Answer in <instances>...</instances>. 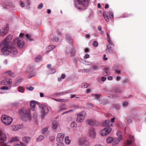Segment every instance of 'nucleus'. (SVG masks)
<instances>
[{"label": "nucleus", "mask_w": 146, "mask_h": 146, "mask_svg": "<svg viewBox=\"0 0 146 146\" xmlns=\"http://www.w3.org/2000/svg\"><path fill=\"white\" fill-rule=\"evenodd\" d=\"M1 50L4 54L7 55L10 54L11 55L16 54L17 53L16 48L14 47L11 46V45L7 46H2Z\"/></svg>", "instance_id": "nucleus-1"}, {"label": "nucleus", "mask_w": 146, "mask_h": 146, "mask_svg": "<svg viewBox=\"0 0 146 146\" xmlns=\"http://www.w3.org/2000/svg\"><path fill=\"white\" fill-rule=\"evenodd\" d=\"M20 114L23 116L24 118H25L26 121L30 120L31 118V115L29 110H25L23 108L19 110Z\"/></svg>", "instance_id": "nucleus-2"}, {"label": "nucleus", "mask_w": 146, "mask_h": 146, "mask_svg": "<svg viewBox=\"0 0 146 146\" xmlns=\"http://www.w3.org/2000/svg\"><path fill=\"white\" fill-rule=\"evenodd\" d=\"M1 119L2 122L6 125H10L13 121L11 117L5 115H2Z\"/></svg>", "instance_id": "nucleus-3"}, {"label": "nucleus", "mask_w": 146, "mask_h": 146, "mask_svg": "<svg viewBox=\"0 0 146 146\" xmlns=\"http://www.w3.org/2000/svg\"><path fill=\"white\" fill-rule=\"evenodd\" d=\"M86 115V113L84 111L79 112L77 115L76 122L78 123H81L83 121Z\"/></svg>", "instance_id": "nucleus-4"}, {"label": "nucleus", "mask_w": 146, "mask_h": 146, "mask_svg": "<svg viewBox=\"0 0 146 146\" xmlns=\"http://www.w3.org/2000/svg\"><path fill=\"white\" fill-rule=\"evenodd\" d=\"M12 38L11 35H9L3 42L2 46H7L8 45H11V44L9 41L11 40Z\"/></svg>", "instance_id": "nucleus-5"}, {"label": "nucleus", "mask_w": 146, "mask_h": 146, "mask_svg": "<svg viewBox=\"0 0 146 146\" xmlns=\"http://www.w3.org/2000/svg\"><path fill=\"white\" fill-rule=\"evenodd\" d=\"M39 107L41 109L42 116V117H44V116L48 112V109L47 107L44 104H41L40 105Z\"/></svg>", "instance_id": "nucleus-6"}, {"label": "nucleus", "mask_w": 146, "mask_h": 146, "mask_svg": "<svg viewBox=\"0 0 146 146\" xmlns=\"http://www.w3.org/2000/svg\"><path fill=\"white\" fill-rule=\"evenodd\" d=\"M112 129L109 127L103 129L100 132L101 135L104 136L108 134L111 131Z\"/></svg>", "instance_id": "nucleus-7"}, {"label": "nucleus", "mask_w": 146, "mask_h": 146, "mask_svg": "<svg viewBox=\"0 0 146 146\" xmlns=\"http://www.w3.org/2000/svg\"><path fill=\"white\" fill-rule=\"evenodd\" d=\"M14 42L19 47H22L24 44V42L18 37L16 38L14 40Z\"/></svg>", "instance_id": "nucleus-8"}, {"label": "nucleus", "mask_w": 146, "mask_h": 146, "mask_svg": "<svg viewBox=\"0 0 146 146\" xmlns=\"http://www.w3.org/2000/svg\"><path fill=\"white\" fill-rule=\"evenodd\" d=\"M79 5H82L83 6L86 7L88 5V0H77Z\"/></svg>", "instance_id": "nucleus-9"}, {"label": "nucleus", "mask_w": 146, "mask_h": 146, "mask_svg": "<svg viewBox=\"0 0 146 146\" xmlns=\"http://www.w3.org/2000/svg\"><path fill=\"white\" fill-rule=\"evenodd\" d=\"M64 135L61 133H59L57 136L56 140L58 143H61L63 140Z\"/></svg>", "instance_id": "nucleus-10"}, {"label": "nucleus", "mask_w": 146, "mask_h": 146, "mask_svg": "<svg viewBox=\"0 0 146 146\" xmlns=\"http://www.w3.org/2000/svg\"><path fill=\"white\" fill-rule=\"evenodd\" d=\"M12 82V80L11 79L6 78L2 81L1 84L3 85H6L7 84H10Z\"/></svg>", "instance_id": "nucleus-11"}, {"label": "nucleus", "mask_w": 146, "mask_h": 146, "mask_svg": "<svg viewBox=\"0 0 146 146\" xmlns=\"http://www.w3.org/2000/svg\"><path fill=\"white\" fill-rule=\"evenodd\" d=\"M8 31V28L7 27H5L3 29L1 30H0V36H4L7 33Z\"/></svg>", "instance_id": "nucleus-12"}, {"label": "nucleus", "mask_w": 146, "mask_h": 146, "mask_svg": "<svg viewBox=\"0 0 146 146\" xmlns=\"http://www.w3.org/2000/svg\"><path fill=\"white\" fill-rule=\"evenodd\" d=\"M89 133L90 136L92 137H93L96 136V133L95 130L92 127L90 129Z\"/></svg>", "instance_id": "nucleus-13"}, {"label": "nucleus", "mask_w": 146, "mask_h": 146, "mask_svg": "<svg viewBox=\"0 0 146 146\" xmlns=\"http://www.w3.org/2000/svg\"><path fill=\"white\" fill-rule=\"evenodd\" d=\"M36 102L35 101H33L31 102L30 103V106L32 110L34 111V108L36 105Z\"/></svg>", "instance_id": "nucleus-14"}, {"label": "nucleus", "mask_w": 146, "mask_h": 146, "mask_svg": "<svg viewBox=\"0 0 146 146\" xmlns=\"http://www.w3.org/2000/svg\"><path fill=\"white\" fill-rule=\"evenodd\" d=\"M87 123L90 126L95 125L96 124V122L91 119H88L87 120Z\"/></svg>", "instance_id": "nucleus-15"}, {"label": "nucleus", "mask_w": 146, "mask_h": 146, "mask_svg": "<svg viewBox=\"0 0 146 146\" xmlns=\"http://www.w3.org/2000/svg\"><path fill=\"white\" fill-rule=\"evenodd\" d=\"M103 125V126H111L112 125V124L109 120H106L104 122Z\"/></svg>", "instance_id": "nucleus-16"}, {"label": "nucleus", "mask_w": 146, "mask_h": 146, "mask_svg": "<svg viewBox=\"0 0 146 146\" xmlns=\"http://www.w3.org/2000/svg\"><path fill=\"white\" fill-rule=\"evenodd\" d=\"M78 143V144L80 145H86L87 143H88V142L84 140L81 139L79 140Z\"/></svg>", "instance_id": "nucleus-17"}, {"label": "nucleus", "mask_w": 146, "mask_h": 146, "mask_svg": "<svg viewBox=\"0 0 146 146\" xmlns=\"http://www.w3.org/2000/svg\"><path fill=\"white\" fill-rule=\"evenodd\" d=\"M22 140L25 143H28L31 141V138L29 137H25L23 138Z\"/></svg>", "instance_id": "nucleus-18"}, {"label": "nucleus", "mask_w": 146, "mask_h": 146, "mask_svg": "<svg viewBox=\"0 0 146 146\" xmlns=\"http://www.w3.org/2000/svg\"><path fill=\"white\" fill-rule=\"evenodd\" d=\"M66 38L68 42L72 43V42L73 40L72 38L69 35H66Z\"/></svg>", "instance_id": "nucleus-19"}, {"label": "nucleus", "mask_w": 146, "mask_h": 146, "mask_svg": "<svg viewBox=\"0 0 146 146\" xmlns=\"http://www.w3.org/2000/svg\"><path fill=\"white\" fill-rule=\"evenodd\" d=\"M34 70V69L33 66H29L28 67L26 70V72L28 73H30L32 72Z\"/></svg>", "instance_id": "nucleus-20"}, {"label": "nucleus", "mask_w": 146, "mask_h": 146, "mask_svg": "<svg viewBox=\"0 0 146 146\" xmlns=\"http://www.w3.org/2000/svg\"><path fill=\"white\" fill-rule=\"evenodd\" d=\"M48 127L47 126L43 128L42 130V133L43 134H44L46 133H48Z\"/></svg>", "instance_id": "nucleus-21"}, {"label": "nucleus", "mask_w": 146, "mask_h": 146, "mask_svg": "<svg viewBox=\"0 0 146 146\" xmlns=\"http://www.w3.org/2000/svg\"><path fill=\"white\" fill-rule=\"evenodd\" d=\"M5 74L8 76H10L11 77H14L15 76L14 74L12 73L10 70H9L5 72Z\"/></svg>", "instance_id": "nucleus-22"}, {"label": "nucleus", "mask_w": 146, "mask_h": 146, "mask_svg": "<svg viewBox=\"0 0 146 146\" xmlns=\"http://www.w3.org/2000/svg\"><path fill=\"white\" fill-rule=\"evenodd\" d=\"M104 70L105 71L103 72V75L107 76L108 74L109 68H106Z\"/></svg>", "instance_id": "nucleus-23"}, {"label": "nucleus", "mask_w": 146, "mask_h": 146, "mask_svg": "<svg viewBox=\"0 0 146 146\" xmlns=\"http://www.w3.org/2000/svg\"><path fill=\"white\" fill-rule=\"evenodd\" d=\"M57 126V122L56 121H54L52 124V127L54 129H56Z\"/></svg>", "instance_id": "nucleus-24"}, {"label": "nucleus", "mask_w": 146, "mask_h": 146, "mask_svg": "<svg viewBox=\"0 0 146 146\" xmlns=\"http://www.w3.org/2000/svg\"><path fill=\"white\" fill-rule=\"evenodd\" d=\"M113 138L111 137H110L107 139L106 141L107 143H111L113 141Z\"/></svg>", "instance_id": "nucleus-25"}, {"label": "nucleus", "mask_w": 146, "mask_h": 146, "mask_svg": "<svg viewBox=\"0 0 146 146\" xmlns=\"http://www.w3.org/2000/svg\"><path fill=\"white\" fill-rule=\"evenodd\" d=\"M19 138L18 137H13L11 141V142H12L17 141H19Z\"/></svg>", "instance_id": "nucleus-26"}, {"label": "nucleus", "mask_w": 146, "mask_h": 146, "mask_svg": "<svg viewBox=\"0 0 146 146\" xmlns=\"http://www.w3.org/2000/svg\"><path fill=\"white\" fill-rule=\"evenodd\" d=\"M69 139V137L68 136L66 137L65 138V141L66 143L67 144H69L70 142V140Z\"/></svg>", "instance_id": "nucleus-27"}, {"label": "nucleus", "mask_w": 146, "mask_h": 146, "mask_svg": "<svg viewBox=\"0 0 146 146\" xmlns=\"http://www.w3.org/2000/svg\"><path fill=\"white\" fill-rule=\"evenodd\" d=\"M70 126L71 127L74 128V129L76 127V124L75 122H72L70 124Z\"/></svg>", "instance_id": "nucleus-28"}, {"label": "nucleus", "mask_w": 146, "mask_h": 146, "mask_svg": "<svg viewBox=\"0 0 146 146\" xmlns=\"http://www.w3.org/2000/svg\"><path fill=\"white\" fill-rule=\"evenodd\" d=\"M89 86V84L86 83H83L82 85V88H87Z\"/></svg>", "instance_id": "nucleus-29"}, {"label": "nucleus", "mask_w": 146, "mask_h": 146, "mask_svg": "<svg viewBox=\"0 0 146 146\" xmlns=\"http://www.w3.org/2000/svg\"><path fill=\"white\" fill-rule=\"evenodd\" d=\"M107 49L108 50L109 52H111L113 51V49L110 46V45L109 44L107 46Z\"/></svg>", "instance_id": "nucleus-30"}, {"label": "nucleus", "mask_w": 146, "mask_h": 146, "mask_svg": "<svg viewBox=\"0 0 146 146\" xmlns=\"http://www.w3.org/2000/svg\"><path fill=\"white\" fill-rule=\"evenodd\" d=\"M54 100L56 101H58L60 102H64L66 101V100L64 99H54Z\"/></svg>", "instance_id": "nucleus-31"}, {"label": "nucleus", "mask_w": 146, "mask_h": 146, "mask_svg": "<svg viewBox=\"0 0 146 146\" xmlns=\"http://www.w3.org/2000/svg\"><path fill=\"white\" fill-rule=\"evenodd\" d=\"M103 16L106 20L107 22H109V17L108 16H106L105 15L104 13H103Z\"/></svg>", "instance_id": "nucleus-32"}, {"label": "nucleus", "mask_w": 146, "mask_h": 146, "mask_svg": "<svg viewBox=\"0 0 146 146\" xmlns=\"http://www.w3.org/2000/svg\"><path fill=\"white\" fill-rule=\"evenodd\" d=\"M55 48V46L53 45H51L48 46V48L50 50L49 52L52 50V49H54Z\"/></svg>", "instance_id": "nucleus-33"}, {"label": "nucleus", "mask_w": 146, "mask_h": 146, "mask_svg": "<svg viewBox=\"0 0 146 146\" xmlns=\"http://www.w3.org/2000/svg\"><path fill=\"white\" fill-rule=\"evenodd\" d=\"M102 27L100 26H99L98 27V30L100 31V33L101 34H103L104 33V31H102Z\"/></svg>", "instance_id": "nucleus-34"}, {"label": "nucleus", "mask_w": 146, "mask_h": 146, "mask_svg": "<svg viewBox=\"0 0 146 146\" xmlns=\"http://www.w3.org/2000/svg\"><path fill=\"white\" fill-rule=\"evenodd\" d=\"M41 58V55L38 56L35 58V60L37 62L39 61L40 60Z\"/></svg>", "instance_id": "nucleus-35"}, {"label": "nucleus", "mask_w": 146, "mask_h": 146, "mask_svg": "<svg viewBox=\"0 0 146 146\" xmlns=\"http://www.w3.org/2000/svg\"><path fill=\"white\" fill-rule=\"evenodd\" d=\"M92 70H98L99 68V67L98 66L96 65H94L92 66Z\"/></svg>", "instance_id": "nucleus-36"}, {"label": "nucleus", "mask_w": 146, "mask_h": 146, "mask_svg": "<svg viewBox=\"0 0 146 146\" xmlns=\"http://www.w3.org/2000/svg\"><path fill=\"white\" fill-rule=\"evenodd\" d=\"M14 146H26L23 143L20 142V144H16Z\"/></svg>", "instance_id": "nucleus-37"}, {"label": "nucleus", "mask_w": 146, "mask_h": 146, "mask_svg": "<svg viewBox=\"0 0 146 146\" xmlns=\"http://www.w3.org/2000/svg\"><path fill=\"white\" fill-rule=\"evenodd\" d=\"M53 41L58 42L59 41V39L57 37H54L53 38Z\"/></svg>", "instance_id": "nucleus-38"}, {"label": "nucleus", "mask_w": 146, "mask_h": 146, "mask_svg": "<svg viewBox=\"0 0 146 146\" xmlns=\"http://www.w3.org/2000/svg\"><path fill=\"white\" fill-rule=\"evenodd\" d=\"M44 138V137L43 136L40 135L37 138L38 141H40Z\"/></svg>", "instance_id": "nucleus-39"}, {"label": "nucleus", "mask_w": 146, "mask_h": 146, "mask_svg": "<svg viewBox=\"0 0 146 146\" xmlns=\"http://www.w3.org/2000/svg\"><path fill=\"white\" fill-rule=\"evenodd\" d=\"M93 45L94 46L96 47L98 46V44L96 41H94L93 43Z\"/></svg>", "instance_id": "nucleus-40"}, {"label": "nucleus", "mask_w": 146, "mask_h": 146, "mask_svg": "<svg viewBox=\"0 0 146 146\" xmlns=\"http://www.w3.org/2000/svg\"><path fill=\"white\" fill-rule=\"evenodd\" d=\"M26 36L27 37V38L28 39V40H29L30 41H31L32 40L30 36L28 34H27L26 35Z\"/></svg>", "instance_id": "nucleus-41"}, {"label": "nucleus", "mask_w": 146, "mask_h": 146, "mask_svg": "<svg viewBox=\"0 0 146 146\" xmlns=\"http://www.w3.org/2000/svg\"><path fill=\"white\" fill-rule=\"evenodd\" d=\"M108 39V42L111 45H113V46H114V44H113V42H112V41L111 40L110 38H109Z\"/></svg>", "instance_id": "nucleus-42"}, {"label": "nucleus", "mask_w": 146, "mask_h": 146, "mask_svg": "<svg viewBox=\"0 0 146 146\" xmlns=\"http://www.w3.org/2000/svg\"><path fill=\"white\" fill-rule=\"evenodd\" d=\"M8 89V87L6 86L1 87L0 88V89L2 90H7Z\"/></svg>", "instance_id": "nucleus-43"}, {"label": "nucleus", "mask_w": 146, "mask_h": 146, "mask_svg": "<svg viewBox=\"0 0 146 146\" xmlns=\"http://www.w3.org/2000/svg\"><path fill=\"white\" fill-rule=\"evenodd\" d=\"M19 129V127H17V126H16L15 125L13 127V130L14 131H17V130H18Z\"/></svg>", "instance_id": "nucleus-44"}, {"label": "nucleus", "mask_w": 146, "mask_h": 146, "mask_svg": "<svg viewBox=\"0 0 146 146\" xmlns=\"http://www.w3.org/2000/svg\"><path fill=\"white\" fill-rule=\"evenodd\" d=\"M18 91L21 92H22L23 91V88L22 86H19L18 88Z\"/></svg>", "instance_id": "nucleus-45"}, {"label": "nucleus", "mask_w": 146, "mask_h": 146, "mask_svg": "<svg viewBox=\"0 0 146 146\" xmlns=\"http://www.w3.org/2000/svg\"><path fill=\"white\" fill-rule=\"evenodd\" d=\"M54 136H51L49 138L50 141L53 142L54 140Z\"/></svg>", "instance_id": "nucleus-46"}, {"label": "nucleus", "mask_w": 146, "mask_h": 146, "mask_svg": "<svg viewBox=\"0 0 146 146\" xmlns=\"http://www.w3.org/2000/svg\"><path fill=\"white\" fill-rule=\"evenodd\" d=\"M75 54V52L74 50H73L70 52V54L71 56H74Z\"/></svg>", "instance_id": "nucleus-47"}, {"label": "nucleus", "mask_w": 146, "mask_h": 146, "mask_svg": "<svg viewBox=\"0 0 146 146\" xmlns=\"http://www.w3.org/2000/svg\"><path fill=\"white\" fill-rule=\"evenodd\" d=\"M27 90H29L30 91L33 90L34 89V87L32 86H30L29 87H27Z\"/></svg>", "instance_id": "nucleus-48"}, {"label": "nucleus", "mask_w": 146, "mask_h": 146, "mask_svg": "<svg viewBox=\"0 0 146 146\" xmlns=\"http://www.w3.org/2000/svg\"><path fill=\"white\" fill-rule=\"evenodd\" d=\"M43 6V5L42 3H40L39 5L38 6V9H41Z\"/></svg>", "instance_id": "nucleus-49"}, {"label": "nucleus", "mask_w": 146, "mask_h": 146, "mask_svg": "<svg viewBox=\"0 0 146 146\" xmlns=\"http://www.w3.org/2000/svg\"><path fill=\"white\" fill-rule=\"evenodd\" d=\"M68 93V92H62L61 93H58L57 94L58 95H61L60 94H62V95H63L65 94Z\"/></svg>", "instance_id": "nucleus-50"}, {"label": "nucleus", "mask_w": 146, "mask_h": 146, "mask_svg": "<svg viewBox=\"0 0 146 146\" xmlns=\"http://www.w3.org/2000/svg\"><path fill=\"white\" fill-rule=\"evenodd\" d=\"M76 2L74 1V4H75V6H76V8L78 9H79V10L81 9H82V8L80 7L78 5H76Z\"/></svg>", "instance_id": "nucleus-51"}, {"label": "nucleus", "mask_w": 146, "mask_h": 146, "mask_svg": "<svg viewBox=\"0 0 146 146\" xmlns=\"http://www.w3.org/2000/svg\"><path fill=\"white\" fill-rule=\"evenodd\" d=\"M132 141L129 140H127L126 141V143L127 145H129L131 144Z\"/></svg>", "instance_id": "nucleus-52"}, {"label": "nucleus", "mask_w": 146, "mask_h": 146, "mask_svg": "<svg viewBox=\"0 0 146 146\" xmlns=\"http://www.w3.org/2000/svg\"><path fill=\"white\" fill-rule=\"evenodd\" d=\"M117 68H118L117 66V65H115L113 67L112 69H113V70H116Z\"/></svg>", "instance_id": "nucleus-53"}, {"label": "nucleus", "mask_w": 146, "mask_h": 146, "mask_svg": "<svg viewBox=\"0 0 146 146\" xmlns=\"http://www.w3.org/2000/svg\"><path fill=\"white\" fill-rule=\"evenodd\" d=\"M127 122L128 123H131V120L129 117L127 118Z\"/></svg>", "instance_id": "nucleus-54"}, {"label": "nucleus", "mask_w": 146, "mask_h": 146, "mask_svg": "<svg viewBox=\"0 0 146 146\" xmlns=\"http://www.w3.org/2000/svg\"><path fill=\"white\" fill-rule=\"evenodd\" d=\"M90 57V55L88 54H86L84 56V58H89Z\"/></svg>", "instance_id": "nucleus-55"}, {"label": "nucleus", "mask_w": 146, "mask_h": 146, "mask_svg": "<svg viewBox=\"0 0 146 146\" xmlns=\"http://www.w3.org/2000/svg\"><path fill=\"white\" fill-rule=\"evenodd\" d=\"M106 77L105 76H103L101 80L102 81H104L106 80Z\"/></svg>", "instance_id": "nucleus-56"}, {"label": "nucleus", "mask_w": 146, "mask_h": 146, "mask_svg": "<svg viewBox=\"0 0 146 146\" xmlns=\"http://www.w3.org/2000/svg\"><path fill=\"white\" fill-rule=\"evenodd\" d=\"M87 106H90L91 107H93V105L91 103H88L87 104Z\"/></svg>", "instance_id": "nucleus-57"}, {"label": "nucleus", "mask_w": 146, "mask_h": 146, "mask_svg": "<svg viewBox=\"0 0 146 146\" xmlns=\"http://www.w3.org/2000/svg\"><path fill=\"white\" fill-rule=\"evenodd\" d=\"M106 55L105 54H104L103 56V59L104 60H107L108 59V58H106Z\"/></svg>", "instance_id": "nucleus-58"}, {"label": "nucleus", "mask_w": 146, "mask_h": 146, "mask_svg": "<svg viewBox=\"0 0 146 146\" xmlns=\"http://www.w3.org/2000/svg\"><path fill=\"white\" fill-rule=\"evenodd\" d=\"M123 105L124 106H127L128 105V103L127 102H125L123 103Z\"/></svg>", "instance_id": "nucleus-59"}, {"label": "nucleus", "mask_w": 146, "mask_h": 146, "mask_svg": "<svg viewBox=\"0 0 146 146\" xmlns=\"http://www.w3.org/2000/svg\"><path fill=\"white\" fill-rule=\"evenodd\" d=\"M115 118L114 117L111 118V120L110 121L111 122V123L112 122H113L114 121V120H115Z\"/></svg>", "instance_id": "nucleus-60"}, {"label": "nucleus", "mask_w": 146, "mask_h": 146, "mask_svg": "<svg viewBox=\"0 0 146 146\" xmlns=\"http://www.w3.org/2000/svg\"><path fill=\"white\" fill-rule=\"evenodd\" d=\"M88 70L86 69H84L81 70L82 72H87Z\"/></svg>", "instance_id": "nucleus-61"}, {"label": "nucleus", "mask_w": 146, "mask_h": 146, "mask_svg": "<svg viewBox=\"0 0 146 146\" xmlns=\"http://www.w3.org/2000/svg\"><path fill=\"white\" fill-rule=\"evenodd\" d=\"M115 72L118 74H120L121 73V71L119 70H116Z\"/></svg>", "instance_id": "nucleus-62"}, {"label": "nucleus", "mask_w": 146, "mask_h": 146, "mask_svg": "<svg viewBox=\"0 0 146 146\" xmlns=\"http://www.w3.org/2000/svg\"><path fill=\"white\" fill-rule=\"evenodd\" d=\"M20 5L22 7H24V5L23 2H21Z\"/></svg>", "instance_id": "nucleus-63"}, {"label": "nucleus", "mask_w": 146, "mask_h": 146, "mask_svg": "<svg viewBox=\"0 0 146 146\" xmlns=\"http://www.w3.org/2000/svg\"><path fill=\"white\" fill-rule=\"evenodd\" d=\"M57 146H64V145L61 143H58V145Z\"/></svg>", "instance_id": "nucleus-64"}]
</instances>
